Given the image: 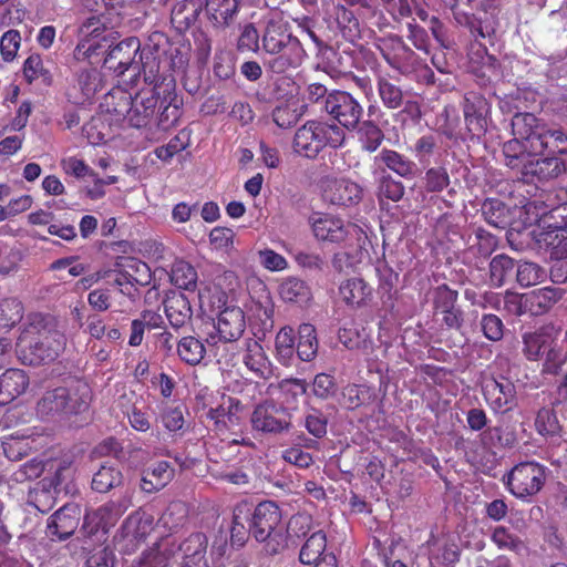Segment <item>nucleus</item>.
Returning a JSON list of instances; mask_svg holds the SVG:
<instances>
[{
  "mask_svg": "<svg viewBox=\"0 0 567 567\" xmlns=\"http://www.w3.org/2000/svg\"><path fill=\"white\" fill-rule=\"evenodd\" d=\"M261 50L269 55L265 66L276 74L297 69L306 55L300 40L290 32L289 23L278 14L264 21Z\"/></svg>",
  "mask_w": 567,
  "mask_h": 567,
  "instance_id": "obj_1",
  "label": "nucleus"
},
{
  "mask_svg": "<svg viewBox=\"0 0 567 567\" xmlns=\"http://www.w3.org/2000/svg\"><path fill=\"white\" fill-rule=\"evenodd\" d=\"M65 336L42 317H35L20 334L17 348L24 363L38 365L55 360L64 350Z\"/></svg>",
  "mask_w": 567,
  "mask_h": 567,
  "instance_id": "obj_2",
  "label": "nucleus"
},
{
  "mask_svg": "<svg viewBox=\"0 0 567 567\" xmlns=\"http://www.w3.org/2000/svg\"><path fill=\"white\" fill-rule=\"evenodd\" d=\"M89 401L86 384L56 386L41 393L35 404V413L43 421L63 422L84 412L89 408Z\"/></svg>",
  "mask_w": 567,
  "mask_h": 567,
  "instance_id": "obj_3",
  "label": "nucleus"
},
{
  "mask_svg": "<svg viewBox=\"0 0 567 567\" xmlns=\"http://www.w3.org/2000/svg\"><path fill=\"white\" fill-rule=\"evenodd\" d=\"M244 518L250 523L251 536L262 543L266 556H277L287 549V540L281 525V511L275 502L259 503L251 514Z\"/></svg>",
  "mask_w": 567,
  "mask_h": 567,
  "instance_id": "obj_4",
  "label": "nucleus"
},
{
  "mask_svg": "<svg viewBox=\"0 0 567 567\" xmlns=\"http://www.w3.org/2000/svg\"><path fill=\"white\" fill-rule=\"evenodd\" d=\"M346 140L343 130L336 124L308 121L295 134L293 151L305 157L315 158L326 146L340 147Z\"/></svg>",
  "mask_w": 567,
  "mask_h": 567,
  "instance_id": "obj_5",
  "label": "nucleus"
},
{
  "mask_svg": "<svg viewBox=\"0 0 567 567\" xmlns=\"http://www.w3.org/2000/svg\"><path fill=\"white\" fill-rule=\"evenodd\" d=\"M141 42L135 37L126 38L115 45H107L104 68L121 76L132 71L133 76L141 75V65L136 56L141 53Z\"/></svg>",
  "mask_w": 567,
  "mask_h": 567,
  "instance_id": "obj_6",
  "label": "nucleus"
},
{
  "mask_svg": "<svg viewBox=\"0 0 567 567\" xmlns=\"http://www.w3.org/2000/svg\"><path fill=\"white\" fill-rule=\"evenodd\" d=\"M546 468L536 462H524L513 467L508 474L507 486L519 498L537 494L546 480Z\"/></svg>",
  "mask_w": 567,
  "mask_h": 567,
  "instance_id": "obj_7",
  "label": "nucleus"
},
{
  "mask_svg": "<svg viewBox=\"0 0 567 567\" xmlns=\"http://www.w3.org/2000/svg\"><path fill=\"white\" fill-rule=\"evenodd\" d=\"M363 112L359 101L346 91H332L326 99V113L349 131L358 127Z\"/></svg>",
  "mask_w": 567,
  "mask_h": 567,
  "instance_id": "obj_8",
  "label": "nucleus"
},
{
  "mask_svg": "<svg viewBox=\"0 0 567 567\" xmlns=\"http://www.w3.org/2000/svg\"><path fill=\"white\" fill-rule=\"evenodd\" d=\"M106 21H100L97 17L87 18L79 29V43L74 50L78 60H84L99 54L100 50L107 48L109 39L103 35Z\"/></svg>",
  "mask_w": 567,
  "mask_h": 567,
  "instance_id": "obj_9",
  "label": "nucleus"
},
{
  "mask_svg": "<svg viewBox=\"0 0 567 567\" xmlns=\"http://www.w3.org/2000/svg\"><path fill=\"white\" fill-rule=\"evenodd\" d=\"M462 111L467 133L471 137H481L487 131L491 105L480 93L468 92L464 95Z\"/></svg>",
  "mask_w": 567,
  "mask_h": 567,
  "instance_id": "obj_10",
  "label": "nucleus"
},
{
  "mask_svg": "<svg viewBox=\"0 0 567 567\" xmlns=\"http://www.w3.org/2000/svg\"><path fill=\"white\" fill-rule=\"evenodd\" d=\"M251 424L256 431L280 434L291 429L290 414L284 406L266 402L255 408Z\"/></svg>",
  "mask_w": 567,
  "mask_h": 567,
  "instance_id": "obj_11",
  "label": "nucleus"
},
{
  "mask_svg": "<svg viewBox=\"0 0 567 567\" xmlns=\"http://www.w3.org/2000/svg\"><path fill=\"white\" fill-rule=\"evenodd\" d=\"M458 293L446 285L436 287L433 291L434 315L441 317V321L449 329L461 331L464 324V312L457 307Z\"/></svg>",
  "mask_w": 567,
  "mask_h": 567,
  "instance_id": "obj_12",
  "label": "nucleus"
},
{
  "mask_svg": "<svg viewBox=\"0 0 567 567\" xmlns=\"http://www.w3.org/2000/svg\"><path fill=\"white\" fill-rule=\"evenodd\" d=\"M551 217L561 218L563 224L542 230L536 240L540 247L550 252V258L560 260L567 257V206L555 208Z\"/></svg>",
  "mask_w": 567,
  "mask_h": 567,
  "instance_id": "obj_13",
  "label": "nucleus"
},
{
  "mask_svg": "<svg viewBox=\"0 0 567 567\" xmlns=\"http://www.w3.org/2000/svg\"><path fill=\"white\" fill-rule=\"evenodd\" d=\"M204 16L216 32L233 28L239 17L243 0H204Z\"/></svg>",
  "mask_w": 567,
  "mask_h": 567,
  "instance_id": "obj_14",
  "label": "nucleus"
},
{
  "mask_svg": "<svg viewBox=\"0 0 567 567\" xmlns=\"http://www.w3.org/2000/svg\"><path fill=\"white\" fill-rule=\"evenodd\" d=\"M322 199L334 206L348 207L358 204L362 198L359 184L346 178L327 177L321 182Z\"/></svg>",
  "mask_w": 567,
  "mask_h": 567,
  "instance_id": "obj_15",
  "label": "nucleus"
},
{
  "mask_svg": "<svg viewBox=\"0 0 567 567\" xmlns=\"http://www.w3.org/2000/svg\"><path fill=\"white\" fill-rule=\"evenodd\" d=\"M482 391L487 404L495 413H506L517 404L515 384L506 378L486 380Z\"/></svg>",
  "mask_w": 567,
  "mask_h": 567,
  "instance_id": "obj_16",
  "label": "nucleus"
},
{
  "mask_svg": "<svg viewBox=\"0 0 567 567\" xmlns=\"http://www.w3.org/2000/svg\"><path fill=\"white\" fill-rule=\"evenodd\" d=\"M81 509L76 504H65L50 516L47 525V535L52 539L65 540L78 528Z\"/></svg>",
  "mask_w": 567,
  "mask_h": 567,
  "instance_id": "obj_17",
  "label": "nucleus"
},
{
  "mask_svg": "<svg viewBox=\"0 0 567 567\" xmlns=\"http://www.w3.org/2000/svg\"><path fill=\"white\" fill-rule=\"evenodd\" d=\"M565 172V163L563 159L550 156L537 158L529 157L520 171L522 177L527 183L546 182L558 177Z\"/></svg>",
  "mask_w": 567,
  "mask_h": 567,
  "instance_id": "obj_18",
  "label": "nucleus"
},
{
  "mask_svg": "<svg viewBox=\"0 0 567 567\" xmlns=\"http://www.w3.org/2000/svg\"><path fill=\"white\" fill-rule=\"evenodd\" d=\"M161 99V91L151 89L137 94L131 104L127 122L132 127H143L148 124L153 117Z\"/></svg>",
  "mask_w": 567,
  "mask_h": 567,
  "instance_id": "obj_19",
  "label": "nucleus"
},
{
  "mask_svg": "<svg viewBox=\"0 0 567 567\" xmlns=\"http://www.w3.org/2000/svg\"><path fill=\"white\" fill-rule=\"evenodd\" d=\"M327 536L321 529L313 530L300 548L299 560L303 565L319 566L320 561H324L327 566H336V557L332 554H326Z\"/></svg>",
  "mask_w": 567,
  "mask_h": 567,
  "instance_id": "obj_20",
  "label": "nucleus"
},
{
  "mask_svg": "<svg viewBox=\"0 0 567 567\" xmlns=\"http://www.w3.org/2000/svg\"><path fill=\"white\" fill-rule=\"evenodd\" d=\"M216 328L225 342L237 341L246 328L244 311L239 307H226L218 316Z\"/></svg>",
  "mask_w": 567,
  "mask_h": 567,
  "instance_id": "obj_21",
  "label": "nucleus"
},
{
  "mask_svg": "<svg viewBox=\"0 0 567 567\" xmlns=\"http://www.w3.org/2000/svg\"><path fill=\"white\" fill-rule=\"evenodd\" d=\"M243 405L240 401L233 396H223L220 404L210 408L207 417L214 422V429L217 432H224L229 426L238 425V413Z\"/></svg>",
  "mask_w": 567,
  "mask_h": 567,
  "instance_id": "obj_22",
  "label": "nucleus"
},
{
  "mask_svg": "<svg viewBox=\"0 0 567 567\" xmlns=\"http://www.w3.org/2000/svg\"><path fill=\"white\" fill-rule=\"evenodd\" d=\"M546 123L538 120L532 113H517L512 118V131L514 136L535 146L544 137Z\"/></svg>",
  "mask_w": 567,
  "mask_h": 567,
  "instance_id": "obj_23",
  "label": "nucleus"
},
{
  "mask_svg": "<svg viewBox=\"0 0 567 567\" xmlns=\"http://www.w3.org/2000/svg\"><path fill=\"white\" fill-rule=\"evenodd\" d=\"M312 231L319 240L330 243H342L349 235V226H346L341 219L327 215H318L311 218Z\"/></svg>",
  "mask_w": 567,
  "mask_h": 567,
  "instance_id": "obj_24",
  "label": "nucleus"
},
{
  "mask_svg": "<svg viewBox=\"0 0 567 567\" xmlns=\"http://www.w3.org/2000/svg\"><path fill=\"white\" fill-rule=\"evenodd\" d=\"M204 7V0H178L172 9V24L179 32L188 30L197 22Z\"/></svg>",
  "mask_w": 567,
  "mask_h": 567,
  "instance_id": "obj_25",
  "label": "nucleus"
},
{
  "mask_svg": "<svg viewBox=\"0 0 567 567\" xmlns=\"http://www.w3.org/2000/svg\"><path fill=\"white\" fill-rule=\"evenodd\" d=\"M29 378L23 370L9 369L0 377V405H6L24 393Z\"/></svg>",
  "mask_w": 567,
  "mask_h": 567,
  "instance_id": "obj_26",
  "label": "nucleus"
},
{
  "mask_svg": "<svg viewBox=\"0 0 567 567\" xmlns=\"http://www.w3.org/2000/svg\"><path fill=\"white\" fill-rule=\"evenodd\" d=\"M374 165H384L388 169L403 178H411L416 172V164L394 150L383 148L373 158Z\"/></svg>",
  "mask_w": 567,
  "mask_h": 567,
  "instance_id": "obj_27",
  "label": "nucleus"
},
{
  "mask_svg": "<svg viewBox=\"0 0 567 567\" xmlns=\"http://www.w3.org/2000/svg\"><path fill=\"white\" fill-rule=\"evenodd\" d=\"M172 478L173 470H171L168 462L161 461L143 471L140 488L147 494H152L164 488Z\"/></svg>",
  "mask_w": 567,
  "mask_h": 567,
  "instance_id": "obj_28",
  "label": "nucleus"
},
{
  "mask_svg": "<svg viewBox=\"0 0 567 567\" xmlns=\"http://www.w3.org/2000/svg\"><path fill=\"white\" fill-rule=\"evenodd\" d=\"M502 151L506 166L517 169L519 173L529 157L538 156L537 151H533L532 145L516 136L505 142Z\"/></svg>",
  "mask_w": 567,
  "mask_h": 567,
  "instance_id": "obj_29",
  "label": "nucleus"
},
{
  "mask_svg": "<svg viewBox=\"0 0 567 567\" xmlns=\"http://www.w3.org/2000/svg\"><path fill=\"white\" fill-rule=\"evenodd\" d=\"M114 505H104L96 509L86 512L83 520L82 529L89 535L93 536L99 534L106 535L109 528L115 524V516L113 514Z\"/></svg>",
  "mask_w": 567,
  "mask_h": 567,
  "instance_id": "obj_30",
  "label": "nucleus"
},
{
  "mask_svg": "<svg viewBox=\"0 0 567 567\" xmlns=\"http://www.w3.org/2000/svg\"><path fill=\"white\" fill-rule=\"evenodd\" d=\"M166 317L173 328H182L192 319L189 300L183 293H175L164 302Z\"/></svg>",
  "mask_w": 567,
  "mask_h": 567,
  "instance_id": "obj_31",
  "label": "nucleus"
},
{
  "mask_svg": "<svg viewBox=\"0 0 567 567\" xmlns=\"http://www.w3.org/2000/svg\"><path fill=\"white\" fill-rule=\"evenodd\" d=\"M333 18L342 37L354 43L361 38V24L354 12L342 4L333 9Z\"/></svg>",
  "mask_w": 567,
  "mask_h": 567,
  "instance_id": "obj_32",
  "label": "nucleus"
},
{
  "mask_svg": "<svg viewBox=\"0 0 567 567\" xmlns=\"http://www.w3.org/2000/svg\"><path fill=\"white\" fill-rule=\"evenodd\" d=\"M123 483V474L115 463L106 462L93 474L91 486L97 493H107Z\"/></svg>",
  "mask_w": 567,
  "mask_h": 567,
  "instance_id": "obj_33",
  "label": "nucleus"
},
{
  "mask_svg": "<svg viewBox=\"0 0 567 567\" xmlns=\"http://www.w3.org/2000/svg\"><path fill=\"white\" fill-rule=\"evenodd\" d=\"M59 494L48 480H41L29 491L28 504L41 513H48L55 505Z\"/></svg>",
  "mask_w": 567,
  "mask_h": 567,
  "instance_id": "obj_34",
  "label": "nucleus"
},
{
  "mask_svg": "<svg viewBox=\"0 0 567 567\" xmlns=\"http://www.w3.org/2000/svg\"><path fill=\"white\" fill-rule=\"evenodd\" d=\"M174 90L175 82L173 79H168V82L164 84V90L161 91L158 103H161V106L164 105V109L159 114V124L163 126L175 124L181 115L179 101Z\"/></svg>",
  "mask_w": 567,
  "mask_h": 567,
  "instance_id": "obj_35",
  "label": "nucleus"
},
{
  "mask_svg": "<svg viewBox=\"0 0 567 567\" xmlns=\"http://www.w3.org/2000/svg\"><path fill=\"white\" fill-rule=\"evenodd\" d=\"M138 61L144 81L152 84V89L158 87V91H163L164 84H166L168 80L159 75V61L154 52H152L151 49H143L140 53Z\"/></svg>",
  "mask_w": 567,
  "mask_h": 567,
  "instance_id": "obj_36",
  "label": "nucleus"
},
{
  "mask_svg": "<svg viewBox=\"0 0 567 567\" xmlns=\"http://www.w3.org/2000/svg\"><path fill=\"white\" fill-rule=\"evenodd\" d=\"M318 339L316 328L310 323H302L298 328V343L296 352L301 361L310 362L318 353Z\"/></svg>",
  "mask_w": 567,
  "mask_h": 567,
  "instance_id": "obj_37",
  "label": "nucleus"
},
{
  "mask_svg": "<svg viewBox=\"0 0 567 567\" xmlns=\"http://www.w3.org/2000/svg\"><path fill=\"white\" fill-rule=\"evenodd\" d=\"M247 353L244 357L245 365L258 377L266 379L270 373V362L262 347L254 339L246 342Z\"/></svg>",
  "mask_w": 567,
  "mask_h": 567,
  "instance_id": "obj_38",
  "label": "nucleus"
},
{
  "mask_svg": "<svg viewBox=\"0 0 567 567\" xmlns=\"http://www.w3.org/2000/svg\"><path fill=\"white\" fill-rule=\"evenodd\" d=\"M50 61H44L40 54H31L23 63V75L29 83L40 81L43 85H51L53 75Z\"/></svg>",
  "mask_w": 567,
  "mask_h": 567,
  "instance_id": "obj_39",
  "label": "nucleus"
},
{
  "mask_svg": "<svg viewBox=\"0 0 567 567\" xmlns=\"http://www.w3.org/2000/svg\"><path fill=\"white\" fill-rule=\"evenodd\" d=\"M313 518L308 513H297L292 515L284 527L287 537V548L289 543L296 544L297 539L308 537L313 532Z\"/></svg>",
  "mask_w": 567,
  "mask_h": 567,
  "instance_id": "obj_40",
  "label": "nucleus"
},
{
  "mask_svg": "<svg viewBox=\"0 0 567 567\" xmlns=\"http://www.w3.org/2000/svg\"><path fill=\"white\" fill-rule=\"evenodd\" d=\"M275 349L278 361L286 367H290L296 352L295 331L291 327L286 326L277 332Z\"/></svg>",
  "mask_w": 567,
  "mask_h": 567,
  "instance_id": "obj_41",
  "label": "nucleus"
},
{
  "mask_svg": "<svg viewBox=\"0 0 567 567\" xmlns=\"http://www.w3.org/2000/svg\"><path fill=\"white\" fill-rule=\"evenodd\" d=\"M279 295L286 302L303 303L310 299L311 291L303 280L288 277L280 284Z\"/></svg>",
  "mask_w": 567,
  "mask_h": 567,
  "instance_id": "obj_42",
  "label": "nucleus"
},
{
  "mask_svg": "<svg viewBox=\"0 0 567 567\" xmlns=\"http://www.w3.org/2000/svg\"><path fill=\"white\" fill-rule=\"evenodd\" d=\"M76 83L81 91L79 102L93 97L103 87L102 74L97 69H84L78 73Z\"/></svg>",
  "mask_w": 567,
  "mask_h": 567,
  "instance_id": "obj_43",
  "label": "nucleus"
},
{
  "mask_svg": "<svg viewBox=\"0 0 567 567\" xmlns=\"http://www.w3.org/2000/svg\"><path fill=\"white\" fill-rule=\"evenodd\" d=\"M357 128L361 148L368 153H374L384 140L383 131L372 121L359 123Z\"/></svg>",
  "mask_w": 567,
  "mask_h": 567,
  "instance_id": "obj_44",
  "label": "nucleus"
},
{
  "mask_svg": "<svg viewBox=\"0 0 567 567\" xmlns=\"http://www.w3.org/2000/svg\"><path fill=\"white\" fill-rule=\"evenodd\" d=\"M305 105L298 102H287L278 105L272 111V121L280 128H289L296 125L305 113Z\"/></svg>",
  "mask_w": 567,
  "mask_h": 567,
  "instance_id": "obj_45",
  "label": "nucleus"
},
{
  "mask_svg": "<svg viewBox=\"0 0 567 567\" xmlns=\"http://www.w3.org/2000/svg\"><path fill=\"white\" fill-rule=\"evenodd\" d=\"M171 281L178 288L194 291L197 286V271L185 260H177L171 270Z\"/></svg>",
  "mask_w": 567,
  "mask_h": 567,
  "instance_id": "obj_46",
  "label": "nucleus"
},
{
  "mask_svg": "<svg viewBox=\"0 0 567 567\" xmlns=\"http://www.w3.org/2000/svg\"><path fill=\"white\" fill-rule=\"evenodd\" d=\"M532 147L533 151H537L538 155L547 148L551 153L566 154L567 135L561 130H551L546 125L544 137L539 142H535V146Z\"/></svg>",
  "mask_w": 567,
  "mask_h": 567,
  "instance_id": "obj_47",
  "label": "nucleus"
},
{
  "mask_svg": "<svg viewBox=\"0 0 567 567\" xmlns=\"http://www.w3.org/2000/svg\"><path fill=\"white\" fill-rule=\"evenodd\" d=\"M342 299L352 306H360L371 293L370 287L360 278H351L340 286Z\"/></svg>",
  "mask_w": 567,
  "mask_h": 567,
  "instance_id": "obj_48",
  "label": "nucleus"
},
{
  "mask_svg": "<svg viewBox=\"0 0 567 567\" xmlns=\"http://www.w3.org/2000/svg\"><path fill=\"white\" fill-rule=\"evenodd\" d=\"M207 537L202 533L189 535L181 545L179 550L183 553V560H206Z\"/></svg>",
  "mask_w": 567,
  "mask_h": 567,
  "instance_id": "obj_49",
  "label": "nucleus"
},
{
  "mask_svg": "<svg viewBox=\"0 0 567 567\" xmlns=\"http://www.w3.org/2000/svg\"><path fill=\"white\" fill-rule=\"evenodd\" d=\"M484 219L495 228H505L508 223L506 205L496 198H488L482 204Z\"/></svg>",
  "mask_w": 567,
  "mask_h": 567,
  "instance_id": "obj_50",
  "label": "nucleus"
},
{
  "mask_svg": "<svg viewBox=\"0 0 567 567\" xmlns=\"http://www.w3.org/2000/svg\"><path fill=\"white\" fill-rule=\"evenodd\" d=\"M515 261L507 255L501 254L492 258L489 262V277L494 286L501 287L513 275Z\"/></svg>",
  "mask_w": 567,
  "mask_h": 567,
  "instance_id": "obj_51",
  "label": "nucleus"
},
{
  "mask_svg": "<svg viewBox=\"0 0 567 567\" xmlns=\"http://www.w3.org/2000/svg\"><path fill=\"white\" fill-rule=\"evenodd\" d=\"M177 352L184 362L196 365L204 359L205 347L194 337H184L178 342Z\"/></svg>",
  "mask_w": 567,
  "mask_h": 567,
  "instance_id": "obj_52",
  "label": "nucleus"
},
{
  "mask_svg": "<svg viewBox=\"0 0 567 567\" xmlns=\"http://www.w3.org/2000/svg\"><path fill=\"white\" fill-rule=\"evenodd\" d=\"M302 424L307 432L316 439L327 435L328 419L319 409L308 405L305 411Z\"/></svg>",
  "mask_w": 567,
  "mask_h": 567,
  "instance_id": "obj_53",
  "label": "nucleus"
},
{
  "mask_svg": "<svg viewBox=\"0 0 567 567\" xmlns=\"http://www.w3.org/2000/svg\"><path fill=\"white\" fill-rule=\"evenodd\" d=\"M133 97L123 90H114L105 95L104 105L109 113L126 118L131 110Z\"/></svg>",
  "mask_w": 567,
  "mask_h": 567,
  "instance_id": "obj_54",
  "label": "nucleus"
},
{
  "mask_svg": "<svg viewBox=\"0 0 567 567\" xmlns=\"http://www.w3.org/2000/svg\"><path fill=\"white\" fill-rule=\"evenodd\" d=\"M378 92L382 103L388 109L395 110L401 107L404 103L402 90L385 78L379 79Z\"/></svg>",
  "mask_w": 567,
  "mask_h": 567,
  "instance_id": "obj_55",
  "label": "nucleus"
},
{
  "mask_svg": "<svg viewBox=\"0 0 567 567\" xmlns=\"http://www.w3.org/2000/svg\"><path fill=\"white\" fill-rule=\"evenodd\" d=\"M523 353L528 360H538L546 353L548 347L551 344L548 337L540 333H526L523 337Z\"/></svg>",
  "mask_w": 567,
  "mask_h": 567,
  "instance_id": "obj_56",
  "label": "nucleus"
},
{
  "mask_svg": "<svg viewBox=\"0 0 567 567\" xmlns=\"http://www.w3.org/2000/svg\"><path fill=\"white\" fill-rule=\"evenodd\" d=\"M338 338L346 348L350 350H362L364 353H368L367 350L370 348V342L367 339V334L360 332L357 328H341L338 332Z\"/></svg>",
  "mask_w": 567,
  "mask_h": 567,
  "instance_id": "obj_57",
  "label": "nucleus"
},
{
  "mask_svg": "<svg viewBox=\"0 0 567 567\" xmlns=\"http://www.w3.org/2000/svg\"><path fill=\"white\" fill-rule=\"evenodd\" d=\"M545 354L546 355L542 369L544 374H553L564 371V367L567 364L566 350H564L561 347L553 346L551 343Z\"/></svg>",
  "mask_w": 567,
  "mask_h": 567,
  "instance_id": "obj_58",
  "label": "nucleus"
},
{
  "mask_svg": "<svg viewBox=\"0 0 567 567\" xmlns=\"http://www.w3.org/2000/svg\"><path fill=\"white\" fill-rule=\"evenodd\" d=\"M23 317L22 303L16 298H8L0 302V323L3 327H13Z\"/></svg>",
  "mask_w": 567,
  "mask_h": 567,
  "instance_id": "obj_59",
  "label": "nucleus"
},
{
  "mask_svg": "<svg viewBox=\"0 0 567 567\" xmlns=\"http://www.w3.org/2000/svg\"><path fill=\"white\" fill-rule=\"evenodd\" d=\"M544 276V270L535 262L524 261L517 265L516 280L522 287L537 285Z\"/></svg>",
  "mask_w": 567,
  "mask_h": 567,
  "instance_id": "obj_60",
  "label": "nucleus"
},
{
  "mask_svg": "<svg viewBox=\"0 0 567 567\" xmlns=\"http://www.w3.org/2000/svg\"><path fill=\"white\" fill-rule=\"evenodd\" d=\"M73 477V468L72 464L69 461H61L55 468V472L52 476H47L43 480H48L52 488H54L59 493H69V484L71 483Z\"/></svg>",
  "mask_w": 567,
  "mask_h": 567,
  "instance_id": "obj_61",
  "label": "nucleus"
},
{
  "mask_svg": "<svg viewBox=\"0 0 567 567\" xmlns=\"http://www.w3.org/2000/svg\"><path fill=\"white\" fill-rule=\"evenodd\" d=\"M245 514L246 513H244L243 507H237L234 512L233 526L230 530L231 546L243 547L251 535L250 527L246 528L245 526V522H247L244 518Z\"/></svg>",
  "mask_w": 567,
  "mask_h": 567,
  "instance_id": "obj_62",
  "label": "nucleus"
},
{
  "mask_svg": "<svg viewBox=\"0 0 567 567\" xmlns=\"http://www.w3.org/2000/svg\"><path fill=\"white\" fill-rule=\"evenodd\" d=\"M278 389L284 398V402L289 404L306 394L307 382L297 378L284 379L278 383Z\"/></svg>",
  "mask_w": 567,
  "mask_h": 567,
  "instance_id": "obj_63",
  "label": "nucleus"
},
{
  "mask_svg": "<svg viewBox=\"0 0 567 567\" xmlns=\"http://www.w3.org/2000/svg\"><path fill=\"white\" fill-rule=\"evenodd\" d=\"M450 185V176L443 167H432L425 172L424 187L430 193H440Z\"/></svg>",
  "mask_w": 567,
  "mask_h": 567,
  "instance_id": "obj_64",
  "label": "nucleus"
}]
</instances>
